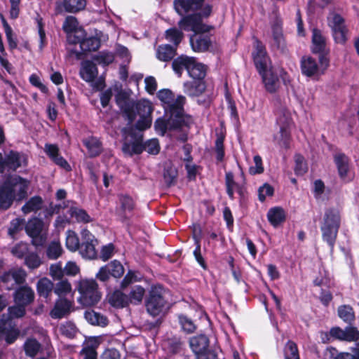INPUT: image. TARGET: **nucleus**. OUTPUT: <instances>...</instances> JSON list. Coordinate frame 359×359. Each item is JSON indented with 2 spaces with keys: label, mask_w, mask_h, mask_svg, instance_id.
Returning <instances> with one entry per match:
<instances>
[{
  "label": "nucleus",
  "mask_w": 359,
  "mask_h": 359,
  "mask_svg": "<svg viewBox=\"0 0 359 359\" xmlns=\"http://www.w3.org/2000/svg\"><path fill=\"white\" fill-rule=\"evenodd\" d=\"M29 182L20 175H9L0 185V210H7L14 201L27 197Z\"/></svg>",
  "instance_id": "1"
},
{
  "label": "nucleus",
  "mask_w": 359,
  "mask_h": 359,
  "mask_svg": "<svg viewBox=\"0 0 359 359\" xmlns=\"http://www.w3.org/2000/svg\"><path fill=\"white\" fill-rule=\"evenodd\" d=\"M115 102L123 116L128 121V125L133 124L137 115L151 116L153 107L149 101L143 100L135 102L125 90H121L116 94Z\"/></svg>",
  "instance_id": "2"
},
{
  "label": "nucleus",
  "mask_w": 359,
  "mask_h": 359,
  "mask_svg": "<svg viewBox=\"0 0 359 359\" xmlns=\"http://www.w3.org/2000/svg\"><path fill=\"white\" fill-rule=\"evenodd\" d=\"M340 226V211L336 208H327L325 210L320 230L323 241L327 243L331 250L334 248Z\"/></svg>",
  "instance_id": "3"
},
{
  "label": "nucleus",
  "mask_w": 359,
  "mask_h": 359,
  "mask_svg": "<svg viewBox=\"0 0 359 359\" xmlns=\"http://www.w3.org/2000/svg\"><path fill=\"white\" fill-rule=\"evenodd\" d=\"M77 290L81 294L79 302L83 306H95L101 299L102 295L95 280H81L78 283Z\"/></svg>",
  "instance_id": "4"
},
{
  "label": "nucleus",
  "mask_w": 359,
  "mask_h": 359,
  "mask_svg": "<svg viewBox=\"0 0 359 359\" xmlns=\"http://www.w3.org/2000/svg\"><path fill=\"white\" fill-rule=\"evenodd\" d=\"M327 25L331 29L334 41L344 45L348 40V32L344 18L339 13H333L327 17Z\"/></svg>",
  "instance_id": "5"
},
{
  "label": "nucleus",
  "mask_w": 359,
  "mask_h": 359,
  "mask_svg": "<svg viewBox=\"0 0 359 359\" xmlns=\"http://www.w3.org/2000/svg\"><path fill=\"white\" fill-rule=\"evenodd\" d=\"M210 31H202L193 33L189 37V43L191 49L195 53H214L215 45L212 39V35Z\"/></svg>",
  "instance_id": "6"
},
{
  "label": "nucleus",
  "mask_w": 359,
  "mask_h": 359,
  "mask_svg": "<svg viewBox=\"0 0 359 359\" xmlns=\"http://www.w3.org/2000/svg\"><path fill=\"white\" fill-rule=\"evenodd\" d=\"M252 58L259 74H264L265 72H268L269 67L271 65V60L265 45L257 38H255Z\"/></svg>",
  "instance_id": "7"
},
{
  "label": "nucleus",
  "mask_w": 359,
  "mask_h": 359,
  "mask_svg": "<svg viewBox=\"0 0 359 359\" xmlns=\"http://www.w3.org/2000/svg\"><path fill=\"white\" fill-rule=\"evenodd\" d=\"M43 221L36 217L29 219L25 226L28 236L32 238L31 243L35 247H42L46 242V236L43 233Z\"/></svg>",
  "instance_id": "8"
},
{
  "label": "nucleus",
  "mask_w": 359,
  "mask_h": 359,
  "mask_svg": "<svg viewBox=\"0 0 359 359\" xmlns=\"http://www.w3.org/2000/svg\"><path fill=\"white\" fill-rule=\"evenodd\" d=\"M166 300L162 294L161 286L151 287L145 299V306L147 312L152 316H158L163 310Z\"/></svg>",
  "instance_id": "9"
},
{
  "label": "nucleus",
  "mask_w": 359,
  "mask_h": 359,
  "mask_svg": "<svg viewBox=\"0 0 359 359\" xmlns=\"http://www.w3.org/2000/svg\"><path fill=\"white\" fill-rule=\"evenodd\" d=\"M118 206L116 208V215L123 224H128L131 215L136 208V201L132 196L126 193L117 194Z\"/></svg>",
  "instance_id": "10"
},
{
  "label": "nucleus",
  "mask_w": 359,
  "mask_h": 359,
  "mask_svg": "<svg viewBox=\"0 0 359 359\" xmlns=\"http://www.w3.org/2000/svg\"><path fill=\"white\" fill-rule=\"evenodd\" d=\"M184 67L190 77L194 79L204 80L208 66L197 61L195 57L181 54V69Z\"/></svg>",
  "instance_id": "11"
},
{
  "label": "nucleus",
  "mask_w": 359,
  "mask_h": 359,
  "mask_svg": "<svg viewBox=\"0 0 359 359\" xmlns=\"http://www.w3.org/2000/svg\"><path fill=\"white\" fill-rule=\"evenodd\" d=\"M81 242L78 249L80 255L89 259H93L97 257V253L95 245L97 244V240L95 236L87 229H83L81 231Z\"/></svg>",
  "instance_id": "12"
},
{
  "label": "nucleus",
  "mask_w": 359,
  "mask_h": 359,
  "mask_svg": "<svg viewBox=\"0 0 359 359\" xmlns=\"http://www.w3.org/2000/svg\"><path fill=\"white\" fill-rule=\"evenodd\" d=\"M26 278L27 273L23 269H11L0 276V283L3 284L5 290L10 291L15 289L16 285L24 284Z\"/></svg>",
  "instance_id": "13"
},
{
  "label": "nucleus",
  "mask_w": 359,
  "mask_h": 359,
  "mask_svg": "<svg viewBox=\"0 0 359 359\" xmlns=\"http://www.w3.org/2000/svg\"><path fill=\"white\" fill-rule=\"evenodd\" d=\"M157 97L163 103L165 114L180 117V95L175 97L172 90L164 88L157 93Z\"/></svg>",
  "instance_id": "14"
},
{
  "label": "nucleus",
  "mask_w": 359,
  "mask_h": 359,
  "mask_svg": "<svg viewBox=\"0 0 359 359\" xmlns=\"http://www.w3.org/2000/svg\"><path fill=\"white\" fill-rule=\"evenodd\" d=\"M125 269L118 260H113L102 266L95 275L96 278L102 283H107L111 277L116 279L123 276Z\"/></svg>",
  "instance_id": "15"
},
{
  "label": "nucleus",
  "mask_w": 359,
  "mask_h": 359,
  "mask_svg": "<svg viewBox=\"0 0 359 359\" xmlns=\"http://www.w3.org/2000/svg\"><path fill=\"white\" fill-rule=\"evenodd\" d=\"M72 43L80 45L81 52L75 49L70 50V55H74L78 60L81 58L83 53L96 51L101 46V40L97 36L80 37L75 36Z\"/></svg>",
  "instance_id": "16"
},
{
  "label": "nucleus",
  "mask_w": 359,
  "mask_h": 359,
  "mask_svg": "<svg viewBox=\"0 0 359 359\" xmlns=\"http://www.w3.org/2000/svg\"><path fill=\"white\" fill-rule=\"evenodd\" d=\"M86 0H62L57 1L55 6V14L62 15L65 13H76L85 9Z\"/></svg>",
  "instance_id": "17"
},
{
  "label": "nucleus",
  "mask_w": 359,
  "mask_h": 359,
  "mask_svg": "<svg viewBox=\"0 0 359 359\" xmlns=\"http://www.w3.org/2000/svg\"><path fill=\"white\" fill-rule=\"evenodd\" d=\"M13 298L15 304H20L27 307L34 302L35 294L28 285H20L15 288Z\"/></svg>",
  "instance_id": "18"
},
{
  "label": "nucleus",
  "mask_w": 359,
  "mask_h": 359,
  "mask_svg": "<svg viewBox=\"0 0 359 359\" xmlns=\"http://www.w3.org/2000/svg\"><path fill=\"white\" fill-rule=\"evenodd\" d=\"M226 135V130L224 121H220L219 128L215 129L216 140L215 141L214 150L215 158L218 163L222 162L225 156L224 140Z\"/></svg>",
  "instance_id": "19"
},
{
  "label": "nucleus",
  "mask_w": 359,
  "mask_h": 359,
  "mask_svg": "<svg viewBox=\"0 0 359 359\" xmlns=\"http://www.w3.org/2000/svg\"><path fill=\"white\" fill-rule=\"evenodd\" d=\"M167 118H158L154 122V128L157 133L163 136L168 130H173L180 128V117L165 114Z\"/></svg>",
  "instance_id": "20"
},
{
  "label": "nucleus",
  "mask_w": 359,
  "mask_h": 359,
  "mask_svg": "<svg viewBox=\"0 0 359 359\" xmlns=\"http://www.w3.org/2000/svg\"><path fill=\"white\" fill-rule=\"evenodd\" d=\"M44 151L55 165L65 171L69 172L72 170L69 163L60 154V149L57 144L46 143L44 147Z\"/></svg>",
  "instance_id": "21"
},
{
  "label": "nucleus",
  "mask_w": 359,
  "mask_h": 359,
  "mask_svg": "<svg viewBox=\"0 0 359 359\" xmlns=\"http://www.w3.org/2000/svg\"><path fill=\"white\" fill-rule=\"evenodd\" d=\"M186 24L191 27L193 33L202 31H211L214 26L208 25L203 22V17L198 13H193L181 19V25Z\"/></svg>",
  "instance_id": "22"
},
{
  "label": "nucleus",
  "mask_w": 359,
  "mask_h": 359,
  "mask_svg": "<svg viewBox=\"0 0 359 359\" xmlns=\"http://www.w3.org/2000/svg\"><path fill=\"white\" fill-rule=\"evenodd\" d=\"M209 339L205 334L193 337L189 339V346L194 353L193 359H199L209 346Z\"/></svg>",
  "instance_id": "23"
},
{
  "label": "nucleus",
  "mask_w": 359,
  "mask_h": 359,
  "mask_svg": "<svg viewBox=\"0 0 359 359\" xmlns=\"http://www.w3.org/2000/svg\"><path fill=\"white\" fill-rule=\"evenodd\" d=\"M330 49L327 46V39L318 28L312 29L311 51L313 54L322 53Z\"/></svg>",
  "instance_id": "24"
},
{
  "label": "nucleus",
  "mask_w": 359,
  "mask_h": 359,
  "mask_svg": "<svg viewBox=\"0 0 359 359\" xmlns=\"http://www.w3.org/2000/svg\"><path fill=\"white\" fill-rule=\"evenodd\" d=\"M72 306L71 301L66 298L60 299L56 301L50 316L53 319H61L70 313Z\"/></svg>",
  "instance_id": "25"
},
{
  "label": "nucleus",
  "mask_w": 359,
  "mask_h": 359,
  "mask_svg": "<svg viewBox=\"0 0 359 359\" xmlns=\"http://www.w3.org/2000/svg\"><path fill=\"white\" fill-rule=\"evenodd\" d=\"M152 123V116H140V118L135 125L130 124V126L125 128L123 132L125 134L135 137L139 135L137 130L144 131L149 128Z\"/></svg>",
  "instance_id": "26"
},
{
  "label": "nucleus",
  "mask_w": 359,
  "mask_h": 359,
  "mask_svg": "<svg viewBox=\"0 0 359 359\" xmlns=\"http://www.w3.org/2000/svg\"><path fill=\"white\" fill-rule=\"evenodd\" d=\"M185 94L190 97H198L204 93L206 89L205 80L194 79L187 81L183 85Z\"/></svg>",
  "instance_id": "27"
},
{
  "label": "nucleus",
  "mask_w": 359,
  "mask_h": 359,
  "mask_svg": "<svg viewBox=\"0 0 359 359\" xmlns=\"http://www.w3.org/2000/svg\"><path fill=\"white\" fill-rule=\"evenodd\" d=\"M302 74L307 77H313L318 74L319 66L311 56H304L300 61Z\"/></svg>",
  "instance_id": "28"
},
{
  "label": "nucleus",
  "mask_w": 359,
  "mask_h": 359,
  "mask_svg": "<svg viewBox=\"0 0 359 359\" xmlns=\"http://www.w3.org/2000/svg\"><path fill=\"white\" fill-rule=\"evenodd\" d=\"M269 222L275 228L283 224L287 218L285 210L280 206H276L270 208L267 212Z\"/></svg>",
  "instance_id": "29"
},
{
  "label": "nucleus",
  "mask_w": 359,
  "mask_h": 359,
  "mask_svg": "<svg viewBox=\"0 0 359 359\" xmlns=\"http://www.w3.org/2000/svg\"><path fill=\"white\" fill-rule=\"evenodd\" d=\"M271 29L273 45L281 53H287L288 50L283 36L282 27L278 23H274L271 27Z\"/></svg>",
  "instance_id": "30"
},
{
  "label": "nucleus",
  "mask_w": 359,
  "mask_h": 359,
  "mask_svg": "<svg viewBox=\"0 0 359 359\" xmlns=\"http://www.w3.org/2000/svg\"><path fill=\"white\" fill-rule=\"evenodd\" d=\"M100 341L97 337H90L88 344L80 351V355L83 359H97V348L100 346Z\"/></svg>",
  "instance_id": "31"
},
{
  "label": "nucleus",
  "mask_w": 359,
  "mask_h": 359,
  "mask_svg": "<svg viewBox=\"0 0 359 359\" xmlns=\"http://www.w3.org/2000/svg\"><path fill=\"white\" fill-rule=\"evenodd\" d=\"M4 172L8 170L15 171L22 166V156L19 152L11 150L3 160Z\"/></svg>",
  "instance_id": "32"
},
{
  "label": "nucleus",
  "mask_w": 359,
  "mask_h": 359,
  "mask_svg": "<svg viewBox=\"0 0 359 359\" xmlns=\"http://www.w3.org/2000/svg\"><path fill=\"white\" fill-rule=\"evenodd\" d=\"M98 69L96 64L91 60H86L80 69L81 78L86 82H92L97 76Z\"/></svg>",
  "instance_id": "33"
},
{
  "label": "nucleus",
  "mask_w": 359,
  "mask_h": 359,
  "mask_svg": "<svg viewBox=\"0 0 359 359\" xmlns=\"http://www.w3.org/2000/svg\"><path fill=\"white\" fill-rule=\"evenodd\" d=\"M83 144L86 147L90 158L100 156L103 151L101 141L94 136L83 140Z\"/></svg>",
  "instance_id": "34"
},
{
  "label": "nucleus",
  "mask_w": 359,
  "mask_h": 359,
  "mask_svg": "<svg viewBox=\"0 0 359 359\" xmlns=\"http://www.w3.org/2000/svg\"><path fill=\"white\" fill-rule=\"evenodd\" d=\"M177 47L170 44L159 45L156 50V57L163 62L172 60L177 55Z\"/></svg>",
  "instance_id": "35"
},
{
  "label": "nucleus",
  "mask_w": 359,
  "mask_h": 359,
  "mask_svg": "<svg viewBox=\"0 0 359 359\" xmlns=\"http://www.w3.org/2000/svg\"><path fill=\"white\" fill-rule=\"evenodd\" d=\"M262 79L266 90L271 93H275L279 88V78L276 74L271 72H265L264 74H259Z\"/></svg>",
  "instance_id": "36"
},
{
  "label": "nucleus",
  "mask_w": 359,
  "mask_h": 359,
  "mask_svg": "<svg viewBox=\"0 0 359 359\" xmlns=\"http://www.w3.org/2000/svg\"><path fill=\"white\" fill-rule=\"evenodd\" d=\"M84 317L92 325L104 327L109 324V320L106 316L94 310L86 311Z\"/></svg>",
  "instance_id": "37"
},
{
  "label": "nucleus",
  "mask_w": 359,
  "mask_h": 359,
  "mask_svg": "<svg viewBox=\"0 0 359 359\" xmlns=\"http://www.w3.org/2000/svg\"><path fill=\"white\" fill-rule=\"evenodd\" d=\"M334 161L340 178L344 180L349 170L348 158L344 154L339 153L334 155Z\"/></svg>",
  "instance_id": "38"
},
{
  "label": "nucleus",
  "mask_w": 359,
  "mask_h": 359,
  "mask_svg": "<svg viewBox=\"0 0 359 359\" xmlns=\"http://www.w3.org/2000/svg\"><path fill=\"white\" fill-rule=\"evenodd\" d=\"M178 176L177 168L171 163L166 162L164 165L163 180L167 187H170L177 183Z\"/></svg>",
  "instance_id": "39"
},
{
  "label": "nucleus",
  "mask_w": 359,
  "mask_h": 359,
  "mask_svg": "<svg viewBox=\"0 0 359 359\" xmlns=\"http://www.w3.org/2000/svg\"><path fill=\"white\" fill-rule=\"evenodd\" d=\"M133 142L130 145L129 144L125 143L123 146V151L125 153H130L133 154H141L145 149L143 142V135L142 134L136 135Z\"/></svg>",
  "instance_id": "40"
},
{
  "label": "nucleus",
  "mask_w": 359,
  "mask_h": 359,
  "mask_svg": "<svg viewBox=\"0 0 359 359\" xmlns=\"http://www.w3.org/2000/svg\"><path fill=\"white\" fill-rule=\"evenodd\" d=\"M53 290L54 291V284L48 278H40L36 283V291L39 297L48 299Z\"/></svg>",
  "instance_id": "41"
},
{
  "label": "nucleus",
  "mask_w": 359,
  "mask_h": 359,
  "mask_svg": "<svg viewBox=\"0 0 359 359\" xmlns=\"http://www.w3.org/2000/svg\"><path fill=\"white\" fill-rule=\"evenodd\" d=\"M109 303L116 309L126 307L129 304L128 296L120 290H116L110 295Z\"/></svg>",
  "instance_id": "42"
},
{
  "label": "nucleus",
  "mask_w": 359,
  "mask_h": 359,
  "mask_svg": "<svg viewBox=\"0 0 359 359\" xmlns=\"http://www.w3.org/2000/svg\"><path fill=\"white\" fill-rule=\"evenodd\" d=\"M43 200L40 196L31 197L22 207L23 213L28 214L31 212H37L42 208Z\"/></svg>",
  "instance_id": "43"
},
{
  "label": "nucleus",
  "mask_w": 359,
  "mask_h": 359,
  "mask_svg": "<svg viewBox=\"0 0 359 359\" xmlns=\"http://www.w3.org/2000/svg\"><path fill=\"white\" fill-rule=\"evenodd\" d=\"M291 132L289 128V121L286 119L285 122L280 126V139L278 144L281 147L288 149L290 147Z\"/></svg>",
  "instance_id": "44"
},
{
  "label": "nucleus",
  "mask_w": 359,
  "mask_h": 359,
  "mask_svg": "<svg viewBox=\"0 0 359 359\" xmlns=\"http://www.w3.org/2000/svg\"><path fill=\"white\" fill-rule=\"evenodd\" d=\"M68 213L71 217L75 218L76 221L79 223L87 224L92 222V219L88 212L84 209L76 206H70Z\"/></svg>",
  "instance_id": "45"
},
{
  "label": "nucleus",
  "mask_w": 359,
  "mask_h": 359,
  "mask_svg": "<svg viewBox=\"0 0 359 359\" xmlns=\"http://www.w3.org/2000/svg\"><path fill=\"white\" fill-rule=\"evenodd\" d=\"M338 316L345 323L351 325L355 320V312L350 305H341L338 307Z\"/></svg>",
  "instance_id": "46"
},
{
  "label": "nucleus",
  "mask_w": 359,
  "mask_h": 359,
  "mask_svg": "<svg viewBox=\"0 0 359 359\" xmlns=\"http://www.w3.org/2000/svg\"><path fill=\"white\" fill-rule=\"evenodd\" d=\"M24 351L26 355L34 358L41 349V344L34 338L27 339L24 344Z\"/></svg>",
  "instance_id": "47"
},
{
  "label": "nucleus",
  "mask_w": 359,
  "mask_h": 359,
  "mask_svg": "<svg viewBox=\"0 0 359 359\" xmlns=\"http://www.w3.org/2000/svg\"><path fill=\"white\" fill-rule=\"evenodd\" d=\"M351 353L348 352H339L333 346L327 347L323 352V359H349Z\"/></svg>",
  "instance_id": "48"
},
{
  "label": "nucleus",
  "mask_w": 359,
  "mask_h": 359,
  "mask_svg": "<svg viewBox=\"0 0 359 359\" xmlns=\"http://www.w3.org/2000/svg\"><path fill=\"white\" fill-rule=\"evenodd\" d=\"M80 240L77 234L73 230L67 231L65 245L67 248L71 252H76L79 248Z\"/></svg>",
  "instance_id": "49"
},
{
  "label": "nucleus",
  "mask_w": 359,
  "mask_h": 359,
  "mask_svg": "<svg viewBox=\"0 0 359 359\" xmlns=\"http://www.w3.org/2000/svg\"><path fill=\"white\" fill-rule=\"evenodd\" d=\"M93 60L97 62L99 65L108 66L114 62V55L108 50H102L99 52L98 54L93 55Z\"/></svg>",
  "instance_id": "50"
},
{
  "label": "nucleus",
  "mask_w": 359,
  "mask_h": 359,
  "mask_svg": "<svg viewBox=\"0 0 359 359\" xmlns=\"http://www.w3.org/2000/svg\"><path fill=\"white\" fill-rule=\"evenodd\" d=\"M24 259L25 265L27 266V268L30 270H34L38 269L42 264V262L39 255L34 252H29L25 257Z\"/></svg>",
  "instance_id": "51"
},
{
  "label": "nucleus",
  "mask_w": 359,
  "mask_h": 359,
  "mask_svg": "<svg viewBox=\"0 0 359 359\" xmlns=\"http://www.w3.org/2000/svg\"><path fill=\"white\" fill-rule=\"evenodd\" d=\"M62 248L59 242L52 241L46 250V256L50 259H56L61 256Z\"/></svg>",
  "instance_id": "52"
},
{
  "label": "nucleus",
  "mask_w": 359,
  "mask_h": 359,
  "mask_svg": "<svg viewBox=\"0 0 359 359\" xmlns=\"http://www.w3.org/2000/svg\"><path fill=\"white\" fill-rule=\"evenodd\" d=\"M285 359H300L297 345L292 340H289L286 344Z\"/></svg>",
  "instance_id": "53"
},
{
  "label": "nucleus",
  "mask_w": 359,
  "mask_h": 359,
  "mask_svg": "<svg viewBox=\"0 0 359 359\" xmlns=\"http://www.w3.org/2000/svg\"><path fill=\"white\" fill-rule=\"evenodd\" d=\"M274 192L273 187L266 182L258 189V199L261 203H264L266 197H272L274 195Z\"/></svg>",
  "instance_id": "54"
},
{
  "label": "nucleus",
  "mask_w": 359,
  "mask_h": 359,
  "mask_svg": "<svg viewBox=\"0 0 359 359\" xmlns=\"http://www.w3.org/2000/svg\"><path fill=\"white\" fill-rule=\"evenodd\" d=\"M35 20L37 23L38 32L39 35V49L42 50L47 44L44 24L43 22V18L39 14H37Z\"/></svg>",
  "instance_id": "55"
},
{
  "label": "nucleus",
  "mask_w": 359,
  "mask_h": 359,
  "mask_svg": "<svg viewBox=\"0 0 359 359\" xmlns=\"http://www.w3.org/2000/svg\"><path fill=\"white\" fill-rule=\"evenodd\" d=\"M60 332L62 336L74 339L77 333V327L74 323L68 321L61 325Z\"/></svg>",
  "instance_id": "56"
},
{
  "label": "nucleus",
  "mask_w": 359,
  "mask_h": 359,
  "mask_svg": "<svg viewBox=\"0 0 359 359\" xmlns=\"http://www.w3.org/2000/svg\"><path fill=\"white\" fill-rule=\"evenodd\" d=\"M144 292L145 290L143 287L135 285L129 294V302L139 304L142 302Z\"/></svg>",
  "instance_id": "57"
},
{
  "label": "nucleus",
  "mask_w": 359,
  "mask_h": 359,
  "mask_svg": "<svg viewBox=\"0 0 359 359\" xmlns=\"http://www.w3.org/2000/svg\"><path fill=\"white\" fill-rule=\"evenodd\" d=\"M72 290V286L67 280H62L54 286V292L59 297L65 296Z\"/></svg>",
  "instance_id": "58"
},
{
  "label": "nucleus",
  "mask_w": 359,
  "mask_h": 359,
  "mask_svg": "<svg viewBox=\"0 0 359 359\" xmlns=\"http://www.w3.org/2000/svg\"><path fill=\"white\" fill-rule=\"evenodd\" d=\"M184 168L187 171V178L189 182H194L196 180V176L198 170L201 168L200 165L193 163V161L184 162Z\"/></svg>",
  "instance_id": "59"
},
{
  "label": "nucleus",
  "mask_w": 359,
  "mask_h": 359,
  "mask_svg": "<svg viewBox=\"0 0 359 359\" xmlns=\"http://www.w3.org/2000/svg\"><path fill=\"white\" fill-rule=\"evenodd\" d=\"M79 22L76 17L72 15L67 16L62 25V29L67 34L73 33L76 31Z\"/></svg>",
  "instance_id": "60"
},
{
  "label": "nucleus",
  "mask_w": 359,
  "mask_h": 359,
  "mask_svg": "<svg viewBox=\"0 0 359 359\" xmlns=\"http://www.w3.org/2000/svg\"><path fill=\"white\" fill-rule=\"evenodd\" d=\"M25 224V219L21 218H15L10 222V226L8 229V233L11 238H15V235L20 231L23 225Z\"/></svg>",
  "instance_id": "61"
},
{
  "label": "nucleus",
  "mask_w": 359,
  "mask_h": 359,
  "mask_svg": "<svg viewBox=\"0 0 359 359\" xmlns=\"http://www.w3.org/2000/svg\"><path fill=\"white\" fill-rule=\"evenodd\" d=\"M8 312L12 319L21 318L26 315V306L15 304L8 308Z\"/></svg>",
  "instance_id": "62"
},
{
  "label": "nucleus",
  "mask_w": 359,
  "mask_h": 359,
  "mask_svg": "<svg viewBox=\"0 0 359 359\" xmlns=\"http://www.w3.org/2000/svg\"><path fill=\"white\" fill-rule=\"evenodd\" d=\"M11 253L18 259H25V257L29 253L28 245L22 242L17 243L12 248Z\"/></svg>",
  "instance_id": "63"
},
{
  "label": "nucleus",
  "mask_w": 359,
  "mask_h": 359,
  "mask_svg": "<svg viewBox=\"0 0 359 359\" xmlns=\"http://www.w3.org/2000/svg\"><path fill=\"white\" fill-rule=\"evenodd\" d=\"M144 151L151 155H157L160 152L161 147L158 139L153 138L144 142Z\"/></svg>",
  "instance_id": "64"
}]
</instances>
